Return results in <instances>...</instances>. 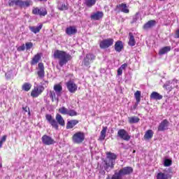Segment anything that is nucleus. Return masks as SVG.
Listing matches in <instances>:
<instances>
[{
    "label": "nucleus",
    "instance_id": "f257e3e1",
    "mask_svg": "<svg viewBox=\"0 0 179 179\" xmlns=\"http://www.w3.org/2000/svg\"><path fill=\"white\" fill-rule=\"evenodd\" d=\"M54 57L56 59H59V65L62 67L64 66V65H66L68 62L72 59V56H71V55L59 50L55 51Z\"/></svg>",
    "mask_w": 179,
    "mask_h": 179
},
{
    "label": "nucleus",
    "instance_id": "f03ea898",
    "mask_svg": "<svg viewBox=\"0 0 179 179\" xmlns=\"http://www.w3.org/2000/svg\"><path fill=\"white\" fill-rule=\"evenodd\" d=\"M45 118L50 124V125L52 127V128H55V129L58 130L59 125H61V127L65 126V120H64V117L59 114H57L56 115V120L52 117L51 115H46Z\"/></svg>",
    "mask_w": 179,
    "mask_h": 179
},
{
    "label": "nucleus",
    "instance_id": "7ed1b4c3",
    "mask_svg": "<svg viewBox=\"0 0 179 179\" xmlns=\"http://www.w3.org/2000/svg\"><path fill=\"white\" fill-rule=\"evenodd\" d=\"M117 159V155L113 152L106 153V160L104 161V169L106 171H108V168L114 169L115 164V160Z\"/></svg>",
    "mask_w": 179,
    "mask_h": 179
},
{
    "label": "nucleus",
    "instance_id": "20e7f679",
    "mask_svg": "<svg viewBox=\"0 0 179 179\" xmlns=\"http://www.w3.org/2000/svg\"><path fill=\"white\" fill-rule=\"evenodd\" d=\"M54 91H50V97L52 98V101L57 100V97H61L62 94V85L61 84H57L54 85Z\"/></svg>",
    "mask_w": 179,
    "mask_h": 179
},
{
    "label": "nucleus",
    "instance_id": "39448f33",
    "mask_svg": "<svg viewBox=\"0 0 179 179\" xmlns=\"http://www.w3.org/2000/svg\"><path fill=\"white\" fill-rule=\"evenodd\" d=\"M85 141V133L78 131L73 134V143L80 144Z\"/></svg>",
    "mask_w": 179,
    "mask_h": 179
},
{
    "label": "nucleus",
    "instance_id": "423d86ee",
    "mask_svg": "<svg viewBox=\"0 0 179 179\" xmlns=\"http://www.w3.org/2000/svg\"><path fill=\"white\" fill-rule=\"evenodd\" d=\"M117 136L120 138V139H122L123 141H126V142H128L131 140V136L129 134H128V131H127L124 129H121L118 130Z\"/></svg>",
    "mask_w": 179,
    "mask_h": 179
},
{
    "label": "nucleus",
    "instance_id": "0eeeda50",
    "mask_svg": "<svg viewBox=\"0 0 179 179\" xmlns=\"http://www.w3.org/2000/svg\"><path fill=\"white\" fill-rule=\"evenodd\" d=\"M114 44V39L113 38H106L103 39L102 41L99 43V47L102 50H106V48H108L109 47H111Z\"/></svg>",
    "mask_w": 179,
    "mask_h": 179
},
{
    "label": "nucleus",
    "instance_id": "6e6552de",
    "mask_svg": "<svg viewBox=\"0 0 179 179\" xmlns=\"http://www.w3.org/2000/svg\"><path fill=\"white\" fill-rule=\"evenodd\" d=\"M94 59H96V56L92 53H88L85 55L83 64L85 66H89Z\"/></svg>",
    "mask_w": 179,
    "mask_h": 179
},
{
    "label": "nucleus",
    "instance_id": "1a4fd4ad",
    "mask_svg": "<svg viewBox=\"0 0 179 179\" xmlns=\"http://www.w3.org/2000/svg\"><path fill=\"white\" fill-rule=\"evenodd\" d=\"M36 73L38 75V79L43 80L45 76V71H44V64L43 63H38Z\"/></svg>",
    "mask_w": 179,
    "mask_h": 179
},
{
    "label": "nucleus",
    "instance_id": "9d476101",
    "mask_svg": "<svg viewBox=\"0 0 179 179\" xmlns=\"http://www.w3.org/2000/svg\"><path fill=\"white\" fill-rule=\"evenodd\" d=\"M44 89H45L44 87L41 85H38L37 87H34V88L31 92V96L32 97H38V96H40V94H41V93L44 92Z\"/></svg>",
    "mask_w": 179,
    "mask_h": 179
},
{
    "label": "nucleus",
    "instance_id": "9b49d317",
    "mask_svg": "<svg viewBox=\"0 0 179 179\" xmlns=\"http://www.w3.org/2000/svg\"><path fill=\"white\" fill-rule=\"evenodd\" d=\"M66 86L70 93H76V90H78V85L75 82L69 80L66 83Z\"/></svg>",
    "mask_w": 179,
    "mask_h": 179
},
{
    "label": "nucleus",
    "instance_id": "f8f14e48",
    "mask_svg": "<svg viewBox=\"0 0 179 179\" xmlns=\"http://www.w3.org/2000/svg\"><path fill=\"white\" fill-rule=\"evenodd\" d=\"M42 142L43 145H46L47 146L55 145V143H56L55 140L51 138V136L45 134L42 136Z\"/></svg>",
    "mask_w": 179,
    "mask_h": 179
},
{
    "label": "nucleus",
    "instance_id": "ddd939ff",
    "mask_svg": "<svg viewBox=\"0 0 179 179\" xmlns=\"http://www.w3.org/2000/svg\"><path fill=\"white\" fill-rule=\"evenodd\" d=\"M32 13L34 15H39V16H45L47 15V9L44 7L34 8L32 10Z\"/></svg>",
    "mask_w": 179,
    "mask_h": 179
},
{
    "label": "nucleus",
    "instance_id": "4468645a",
    "mask_svg": "<svg viewBox=\"0 0 179 179\" xmlns=\"http://www.w3.org/2000/svg\"><path fill=\"white\" fill-rule=\"evenodd\" d=\"M157 179H169L171 178V176L167 170L164 171V172H159L157 174Z\"/></svg>",
    "mask_w": 179,
    "mask_h": 179
},
{
    "label": "nucleus",
    "instance_id": "2eb2a0df",
    "mask_svg": "<svg viewBox=\"0 0 179 179\" xmlns=\"http://www.w3.org/2000/svg\"><path fill=\"white\" fill-rule=\"evenodd\" d=\"M78 33V29L75 26H71L66 29V34L68 36H73Z\"/></svg>",
    "mask_w": 179,
    "mask_h": 179
},
{
    "label": "nucleus",
    "instance_id": "dca6fc26",
    "mask_svg": "<svg viewBox=\"0 0 179 179\" xmlns=\"http://www.w3.org/2000/svg\"><path fill=\"white\" fill-rule=\"evenodd\" d=\"M169 122H168L167 120H164L159 124V125L158 127V131H166V129H168V128H169Z\"/></svg>",
    "mask_w": 179,
    "mask_h": 179
},
{
    "label": "nucleus",
    "instance_id": "f3484780",
    "mask_svg": "<svg viewBox=\"0 0 179 179\" xmlns=\"http://www.w3.org/2000/svg\"><path fill=\"white\" fill-rule=\"evenodd\" d=\"M133 171L134 169H132L131 166H126L120 170V172L123 176H129V174H131V173H133Z\"/></svg>",
    "mask_w": 179,
    "mask_h": 179
},
{
    "label": "nucleus",
    "instance_id": "a211bd4d",
    "mask_svg": "<svg viewBox=\"0 0 179 179\" xmlns=\"http://www.w3.org/2000/svg\"><path fill=\"white\" fill-rule=\"evenodd\" d=\"M104 16V14L101 11H97L96 13H94L91 15L90 17L92 20H100L101 17Z\"/></svg>",
    "mask_w": 179,
    "mask_h": 179
},
{
    "label": "nucleus",
    "instance_id": "6ab92c4d",
    "mask_svg": "<svg viewBox=\"0 0 179 179\" xmlns=\"http://www.w3.org/2000/svg\"><path fill=\"white\" fill-rule=\"evenodd\" d=\"M129 45L130 47H134L135 44H136V41H135V36H134V34L132 32L129 33Z\"/></svg>",
    "mask_w": 179,
    "mask_h": 179
},
{
    "label": "nucleus",
    "instance_id": "aec40b11",
    "mask_svg": "<svg viewBox=\"0 0 179 179\" xmlns=\"http://www.w3.org/2000/svg\"><path fill=\"white\" fill-rule=\"evenodd\" d=\"M77 124H79V121L78 120H72L67 122L66 129H72V128H73L75 125H77Z\"/></svg>",
    "mask_w": 179,
    "mask_h": 179
},
{
    "label": "nucleus",
    "instance_id": "412c9836",
    "mask_svg": "<svg viewBox=\"0 0 179 179\" xmlns=\"http://www.w3.org/2000/svg\"><path fill=\"white\" fill-rule=\"evenodd\" d=\"M33 5V1L31 0H27L25 1H23L21 0L20 3V8H29V6Z\"/></svg>",
    "mask_w": 179,
    "mask_h": 179
},
{
    "label": "nucleus",
    "instance_id": "4be33fe9",
    "mask_svg": "<svg viewBox=\"0 0 179 179\" xmlns=\"http://www.w3.org/2000/svg\"><path fill=\"white\" fill-rule=\"evenodd\" d=\"M124 48V45H122V41H117L115 44V50L117 52H121Z\"/></svg>",
    "mask_w": 179,
    "mask_h": 179
},
{
    "label": "nucleus",
    "instance_id": "5701e85b",
    "mask_svg": "<svg viewBox=\"0 0 179 179\" xmlns=\"http://www.w3.org/2000/svg\"><path fill=\"white\" fill-rule=\"evenodd\" d=\"M117 7L121 12H123V13H129V9H128V6H127L125 3L119 4Z\"/></svg>",
    "mask_w": 179,
    "mask_h": 179
},
{
    "label": "nucleus",
    "instance_id": "b1692460",
    "mask_svg": "<svg viewBox=\"0 0 179 179\" xmlns=\"http://www.w3.org/2000/svg\"><path fill=\"white\" fill-rule=\"evenodd\" d=\"M155 24H156V21L155 20H151L143 25V29L145 30H148V29H150V27H153Z\"/></svg>",
    "mask_w": 179,
    "mask_h": 179
},
{
    "label": "nucleus",
    "instance_id": "393cba45",
    "mask_svg": "<svg viewBox=\"0 0 179 179\" xmlns=\"http://www.w3.org/2000/svg\"><path fill=\"white\" fill-rule=\"evenodd\" d=\"M122 173L119 171H115V173L113 175L112 178L108 176L106 179H122Z\"/></svg>",
    "mask_w": 179,
    "mask_h": 179
},
{
    "label": "nucleus",
    "instance_id": "a878e982",
    "mask_svg": "<svg viewBox=\"0 0 179 179\" xmlns=\"http://www.w3.org/2000/svg\"><path fill=\"white\" fill-rule=\"evenodd\" d=\"M43 29V24H40L37 27H29V30L32 31V33H34L35 34H37V33H40V30Z\"/></svg>",
    "mask_w": 179,
    "mask_h": 179
},
{
    "label": "nucleus",
    "instance_id": "bb28decb",
    "mask_svg": "<svg viewBox=\"0 0 179 179\" xmlns=\"http://www.w3.org/2000/svg\"><path fill=\"white\" fill-rule=\"evenodd\" d=\"M171 50V46H165L159 50V55H164V54H167V52H170Z\"/></svg>",
    "mask_w": 179,
    "mask_h": 179
},
{
    "label": "nucleus",
    "instance_id": "cd10ccee",
    "mask_svg": "<svg viewBox=\"0 0 179 179\" xmlns=\"http://www.w3.org/2000/svg\"><path fill=\"white\" fill-rule=\"evenodd\" d=\"M150 99L152 100H162V99H163V96L160 95L158 92H153L150 94Z\"/></svg>",
    "mask_w": 179,
    "mask_h": 179
},
{
    "label": "nucleus",
    "instance_id": "c85d7f7f",
    "mask_svg": "<svg viewBox=\"0 0 179 179\" xmlns=\"http://www.w3.org/2000/svg\"><path fill=\"white\" fill-rule=\"evenodd\" d=\"M40 59H41V55L39 53L35 55L31 62V65H36V64H38Z\"/></svg>",
    "mask_w": 179,
    "mask_h": 179
},
{
    "label": "nucleus",
    "instance_id": "c756f323",
    "mask_svg": "<svg viewBox=\"0 0 179 179\" xmlns=\"http://www.w3.org/2000/svg\"><path fill=\"white\" fill-rule=\"evenodd\" d=\"M84 3L87 8H92L96 5V0H84Z\"/></svg>",
    "mask_w": 179,
    "mask_h": 179
},
{
    "label": "nucleus",
    "instance_id": "7c9ffc66",
    "mask_svg": "<svg viewBox=\"0 0 179 179\" xmlns=\"http://www.w3.org/2000/svg\"><path fill=\"white\" fill-rule=\"evenodd\" d=\"M128 120H129V124H136L139 122V117L136 116L129 117Z\"/></svg>",
    "mask_w": 179,
    "mask_h": 179
},
{
    "label": "nucleus",
    "instance_id": "2f4dec72",
    "mask_svg": "<svg viewBox=\"0 0 179 179\" xmlns=\"http://www.w3.org/2000/svg\"><path fill=\"white\" fill-rule=\"evenodd\" d=\"M152 138H153V131L150 129L148 130L144 135V138L152 139Z\"/></svg>",
    "mask_w": 179,
    "mask_h": 179
},
{
    "label": "nucleus",
    "instance_id": "473e14b6",
    "mask_svg": "<svg viewBox=\"0 0 179 179\" xmlns=\"http://www.w3.org/2000/svg\"><path fill=\"white\" fill-rule=\"evenodd\" d=\"M106 132H107V127H103V129L101 131L100 137H99L100 141H104V139H106Z\"/></svg>",
    "mask_w": 179,
    "mask_h": 179
},
{
    "label": "nucleus",
    "instance_id": "72a5a7b5",
    "mask_svg": "<svg viewBox=\"0 0 179 179\" xmlns=\"http://www.w3.org/2000/svg\"><path fill=\"white\" fill-rule=\"evenodd\" d=\"M22 89L24 92H29V90L31 89V84L29 83H25L22 85Z\"/></svg>",
    "mask_w": 179,
    "mask_h": 179
},
{
    "label": "nucleus",
    "instance_id": "f704fd0d",
    "mask_svg": "<svg viewBox=\"0 0 179 179\" xmlns=\"http://www.w3.org/2000/svg\"><path fill=\"white\" fill-rule=\"evenodd\" d=\"M21 1L22 0H9V6H13V5L20 6Z\"/></svg>",
    "mask_w": 179,
    "mask_h": 179
},
{
    "label": "nucleus",
    "instance_id": "c9c22d12",
    "mask_svg": "<svg viewBox=\"0 0 179 179\" xmlns=\"http://www.w3.org/2000/svg\"><path fill=\"white\" fill-rule=\"evenodd\" d=\"M57 8L59 10H68V5H66L64 3H59Z\"/></svg>",
    "mask_w": 179,
    "mask_h": 179
},
{
    "label": "nucleus",
    "instance_id": "e433bc0d",
    "mask_svg": "<svg viewBox=\"0 0 179 179\" xmlns=\"http://www.w3.org/2000/svg\"><path fill=\"white\" fill-rule=\"evenodd\" d=\"M134 96L137 104H139V103H141V91H136L134 94Z\"/></svg>",
    "mask_w": 179,
    "mask_h": 179
},
{
    "label": "nucleus",
    "instance_id": "4c0bfd02",
    "mask_svg": "<svg viewBox=\"0 0 179 179\" xmlns=\"http://www.w3.org/2000/svg\"><path fill=\"white\" fill-rule=\"evenodd\" d=\"M69 111V109L64 106L59 109V112L60 113V114H63L64 115H68Z\"/></svg>",
    "mask_w": 179,
    "mask_h": 179
},
{
    "label": "nucleus",
    "instance_id": "58836bf2",
    "mask_svg": "<svg viewBox=\"0 0 179 179\" xmlns=\"http://www.w3.org/2000/svg\"><path fill=\"white\" fill-rule=\"evenodd\" d=\"M173 164V161L169 159H165L164 161V167H170V166Z\"/></svg>",
    "mask_w": 179,
    "mask_h": 179
},
{
    "label": "nucleus",
    "instance_id": "ea45409f",
    "mask_svg": "<svg viewBox=\"0 0 179 179\" xmlns=\"http://www.w3.org/2000/svg\"><path fill=\"white\" fill-rule=\"evenodd\" d=\"M139 20V13H136L132 18V21L131 22V24L134 23H136L138 20Z\"/></svg>",
    "mask_w": 179,
    "mask_h": 179
},
{
    "label": "nucleus",
    "instance_id": "a19ab883",
    "mask_svg": "<svg viewBox=\"0 0 179 179\" xmlns=\"http://www.w3.org/2000/svg\"><path fill=\"white\" fill-rule=\"evenodd\" d=\"M67 115H69L70 117H76V115H78V113L73 109H70L69 110Z\"/></svg>",
    "mask_w": 179,
    "mask_h": 179
},
{
    "label": "nucleus",
    "instance_id": "79ce46f5",
    "mask_svg": "<svg viewBox=\"0 0 179 179\" xmlns=\"http://www.w3.org/2000/svg\"><path fill=\"white\" fill-rule=\"evenodd\" d=\"M6 135L3 136L1 141H0V149L2 148V145H3L4 142H6Z\"/></svg>",
    "mask_w": 179,
    "mask_h": 179
},
{
    "label": "nucleus",
    "instance_id": "37998d69",
    "mask_svg": "<svg viewBox=\"0 0 179 179\" xmlns=\"http://www.w3.org/2000/svg\"><path fill=\"white\" fill-rule=\"evenodd\" d=\"M26 50H30V48H33V43L27 42L25 43Z\"/></svg>",
    "mask_w": 179,
    "mask_h": 179
},
{
    "label": "nucleus",
    "instance_id": "c03bdc74",
    "mask_svg": "<svg viewBox=\"0 0 179 179\" xmlns=\"http://www.w3.org/2000/svg\"><path fill=\"white\" fill-rule=\"evenodd\" d=\"M12 73H13L12 70H10L7 73H6V78H7V79H10V78H12Z\"/></svg>",
    "mask_w": 179,
    "mask_h": 179
},
{
    "label": "nucleus",
    "instance_id": "a18cd8bd",
    "mask_svg": "<svg viewBox=\"0 0 179 179\" xmlns=\"http://www.w3.org/2000/svg\"><path fill=\"white\" fill-rule=\"evenodd\" d=\"M24 50H26V45H24V44L20 46L17 49L18 51H24Z\"/></svg>",
    "mask_w": 179,
    "mask_h": 179
},
{
    "label": "nucleus",
    "instance_id": "49530a36",
    "mask_svg": "<svg viewBox=\"0 0 179 179\" xmlns=\"http://www.w3.org/2000/svg\"><path fill=\"white\" fill-rule=\"evenodd\" d=\"M47 85H48V81L47 80H42V82L41 83V85L39 86H43V87H44V86H47Z\"/></svg>",
    "mask_w": 179,
    "mask_h": 179
},
{
    "label": "nucleus",
    "instance_id": "de8ad7c7",
    "mask_svg": "<svg viewBox=\"0 0 179 179\" xmlns=\"http://www.w3.org/2000/svg\"><path fill=\"white\" fill-rule=\"evenodd\" d=\"M127 66H128V64L127 63H124L120 67V69L124 71V69H125Z\"/></svg>",
    "mask_w": 179,
    "mask_h": 179
},
{
    "label": "nucleus",
    "instance_id": "09e8293b",
    "mask_svg": "<svg viewBox=\"0 0 179 179\" xmlns=\"http://www.w3.org/2000/svg\"><path fill=\"white\" fill-rule=\"evenodd\" d=\"M121 75H122V69H120V68H119V69H117V76H121Z\"/></svg>",
    "mask_w": 179,
    "mask_h": 179
},
{
    "label": "nucleus",
    "instance_id": "8fccbe9b",
    "mask_svg": "<svg viewBox=\"0 0 179 179\" xmlns=\"http://www.w3.org/2000/svg\"><path fill=\"white\" fill-rule=\"evenodd\" d=\"M176 38H179V29H178L176 31Z\"/></svg>",
    "mask_w": 179,
    "mask_h": 179
},
{
    "label": "nucleus",
    "instance_id": "3c124183",
    "mask_svg": "<svg viewBox=\"0 0 179 179\" xmlns=\"http://www.w3.org/2000/svg\"><path fill=\"white\" fill-rule=\"evenodd\" d=\"M22 109L24 110V111H25L26 113H27V110H29V108L27 107H23Z\"/></svg>",
    "mask_w": 179,
    "mask_h": 179
},
{
    "label": "nucleus",
    "instance_id": "603ef678",
    "mask_svg": "<svg viewBox=\"0 0 179 179\" xmlns=\"http://www.w3.org/2000/svg\"><path fill=\"white\" fill-rule=\"evenodd\" d=\"M40 2H47V0H38Z\"/></svg>",
    "mask_w": 179,
    "mask_h": 179
},
{
    "label": "nucleus",
    "instance_id": "864d4df0",
    "mask_svg": "<svg viewBox=\"0 0 179 179\" xmlns=\"http://www.w3.org/2000/svg\"><path fill=\"white\" fill-rule=\"evenodd\" d=\"M1 167H2V164H0V168H1Z\"/></svg>",
    "mask_w": 179,
    "mask_h": 179
},
{
    "label": "nucleus",
    "instance_id": "5fc2aeb1",
    "mask_svg": "<svg viewBox=\"0 0 179 179\" xmlns=\"http://www.w3.org/2000/svg\"><path fill=\"white\" fill-rule=\"evenodd\" d=\"M173 82H175V83H177V81H176V80H173Z\"/></svg>",
    "mask_w": 179,
    "mask_h": 179
},
{
    "label": "nucleus",
    "instance_id": "6e6d98bb",
    "mask_svg": "<svg viewBox=\"0 0 179 179\" xmlns=\"http://www.w3.org/2000/svg\"><path fill=\"white\" fill-rule=\"evenodd\" d=\"M171 89H173V87H174L171 86Z\"/></svg>",
    "mask_w": 179,
    "mask_h": 179
},
{
    "label": "nucleus",
    "instance_id": "4d7b16f0",
    "mask_svg": "<svg viewBox=\"0 0 179 179\" xmlns=\"http://www.w3.org/2000/svg\"><path fill=\"white\" fill-rule=\"evenodd\" d=\"M159 1H164V0H159Z\"/></svg>",
    "mask_w": 179,
    "mask_h": 179
}]
</instances>
